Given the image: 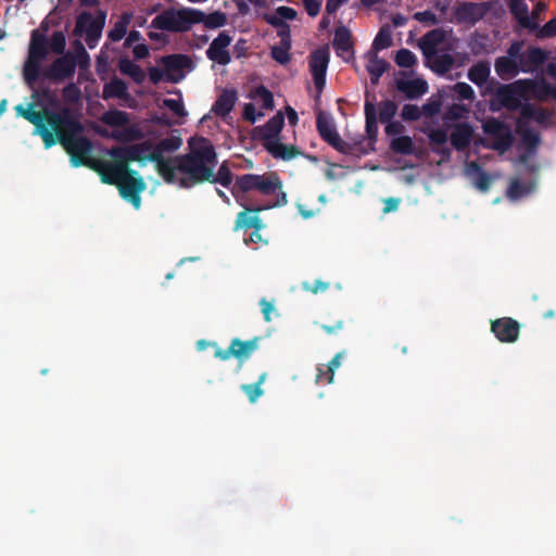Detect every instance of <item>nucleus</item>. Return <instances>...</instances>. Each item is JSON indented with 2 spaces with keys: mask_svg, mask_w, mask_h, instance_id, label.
Here are the masks:
<instances>
[{
  "mask_svg": "<svg viewBox=\"0 0 556 556\" xmlns=\"http://www.w3.org/2000/svg\"><path fill=\"white\" fill-rule=\"evenodd\" d=\"M190 166H187L188 176H181L180 188L190 189L194 186L211 182L219 184L231 190L233 186V174L227 162H223L214 173L217 164V153L212 142L201 137L193 147V156L187 160Z\"/></svg>",
  "mask_w": 556,
  "mask_h": 556,
  "instance_id": "nucleus-1",
  "label": "nucleus"
},
{
  "mask_svg": "<svg viewBox=\"0 0 556 556\" xmlns=\"http://www.w3.org/2000/svg\"><path fill=\"white\" fill-rule=\"evenodd\" d=\"M51 122L56 142L70 154L73 166L92 165L93 162L89 160L92 143L87 137L80 136L84 126L72 110L67 106L61 108Z\"/></svg>",
  "mask_w": 556,
  "mask_h": 556,
  "instance_id": "nucleus-2",
  "label": "nucleus"
},
{
  "mask_svg": "<svg viewBox=\"0 0 556 556\" xmlns=\"http://www.w3.org/2000/svg\"><path fill=\"white\" fill-rule=\"evenodd\" d=\"M190 151L186 154L164 157V151H161L157 143L152 147V151L148 152L147 161L155 164L157 174L163 178L166 184L177 185L180 187L181 176H188L187 166H190L189 157L193 156L192 140L189 141Z\"/></svg>",
  "mask_w": 556,
  "mask_h": 556,
  "instance_id": "nucleus-3",
  "label": "nucleus"
},
{
  "mask_svg": "<svg viewBox=\"0 0 556 556\" xmlns=\"http://www.w3.org/2000/svg\"><path fill=\"white\" fill-rule=\"evenodd\" d=\"M200 10L193 8H168L157 14L151 22V27L169 33H185L194 24H200Z\"/></svg>",
  "mask_w": 556,
  "mask_h": 556,
  "instance_id": "nucleus-4",
  "label": "nucleus"
},
{
  "mask_svg": "<svg viewBox=\"0 0 556 556\" xmlns=\"http://www.w3.org/2000/svg\"><path fill=\"white\" fill-rule=\"evenodd\" d=\"M278 189H282V182L279 176L269 172L263 175L244 174L237 176L231 188V194L237 201L243 199L245 193L257 191L263 195L275 194Z\"/></svg>",
  "mask_w": 556,
  "mask_h": 556,
  "instance_id": "nucleus-5",
  "label": "nucleus"
},
{
  "mask_svg": "<svg viewBox=\"0 0 556 556\" xmlns=\"http://www.w3.org/2000/svg\"><path fill=\"white\" fill-rule=\"evenodd\" d=\"M49 42L45 34L34 29L30 34L28 58L23 66L25 83L33 87L41 75V63L49 53Z\"/></svg>",
  "mask_w": 556,
  "mask_h": 556,
  "instance_id": "nucleus-6",
  "label": "nucleus"
},
{
  "mask_svg": "<svg viewBox=\"0 0 556 556\" xmlns=\"http://www.w3.org/2000/svg\"><path fill=\"white\" fill-rule=\"evenodd\" d=\"M34 108V103H29L27 108L18 104L15 106V111L17 115L22 116L35 126V134L41 137L45 148H51L56 143V138L52 128L50 129L47 126V123L51 127L53 115L58 114V112H52L47 109L35 111Z\"/></svg>",
  "mask_w": 556,
  "mask_h": 556,
  "instance_id": "nucleus-7",
  "label": "nucleus"
},
{
  "mask_svg": "<svg viewBox=\"0 0 556 556\" xmlns=\"http://www.w3.org/2000/svg\"><path fill=\"white\" fill-rule=\"evenodd\" d=\"M106 12L98 10L93 16L90 12L83 11L76 18L74 35L81 37L85 35V40L89 49H94L102 36L105 25Z\"/></svg>",
  "mask_w": 556,
  "mask_h": 556,
  "instance_id": "nucleus-8",
  "label": "nucleus"
},
{
  "mask_svg": "<svg viewBox=\"0 0 556 556\" xmlns=\"http://www.w3.org/2000/svg\"><path fill=\"white\" fill-rule=\"evenodd\" d=\"M527 98V89L523 86V79L515 80L511 84L500 85L491 101V110L500 111L507 109L516 111L521 105V100Z\"/></svg>",
  "mask_w": 556,
  "mask_h": 556,
  "instance_id": "nucleus-9",
  "label": "nucleus"
},
{
  "mask_svg": "<svg viewBox=\"0 0 556 556\" xmlns=\"http://www.w3.org/2000/svg\"><path fill=\"white\" fill-rule=\"evenodd\" d=\"M260 341V337H254L245 341L233 338L227 349H222L218 344H213L214 356L220 361H228L230 357H235L239 362V367H241L242 363L249 359L258 349Z\"/></svg>",
  "mask_w": 556,
  "mask_h": 556,
  "instance_id": "nucleus-10",
  "label": "nucleus"
},
{
  "mask_svg": "<svg viewBox=\"0 0 556 556\" xmlns=\"http://www.w3.org/2000/svg\"><path fill=\"white\" fill-rule=\"evenodd\" d=\"M77 65L83 67V62L77 60L73 52H66L56 58L51 65L42 72V76L49 80L63 81L74 76Z\"/></svg>",
  "mask_w": 556,
  "mask_h": 556,
  "instance_id": "nucleus-11",
  "label": "nucleus"
},
{
  "mask_svg": "<svg viewBox=\"0 0 556 556\" xmlns=\"http://www.w3.org/2000/svg\"><path fill=\"white\" fill-rule=\"evenodd\" d=\"M316 128L320 138L334 150L344 154L351 152L350 143L345 142L340 137L332 118L329 115L324 112H319L316 117Z\"/></svg>",
  "mask_w": 556,
  "mask_h": 556,
  "instance_id": "nucleus-12",
  "label": "nucleus"
},
{
  "mask_svg": "<svg viewBox=\"0 0 556 556\" xmlns=\"http://www.w3.org/2000/svg\"><path fill=\"white\" fill-rule=\"evenodd\" d=\"M146 188L147 184L144 179L131 168L117 186L119 195L129 202L136 210L141 206L140 193L143 192Z\"/></svg>",
  "mask_w": 556,
  "mask_h": 556,
  "instance_id": "nucleus-13",
  "label": "nucleus"
},
{
  "mask_svg": "<svg viewBox=\"0 0 556 556\" xmlns=\"http://www.w3.org/2000/svg\"><path fill=\"white\" fill-rule=\"evenodd\" d=\"M330 61L328 47H321L314 50L308 58L309 72L314 79V85L320 93L326 86V74Z\"/></svg>",
  "mask_w": 556,
  "mask_h": 556,
  "instance_id": "nucleus-14",
  "label": "nucleus"
},
{
  "mask_svg": "<svg viewBox=\"0 0 556 556\" xmlns=\"http://www.w3.org/2000/svg\"><path fill=\"white\" fill-rule=\"evenodd\" d=\"M482 128L486 135L494 138V142L491 146L493 150L505 152L511 147L514 142L511 131L500 119L492 117L483 123Z\"/></svg>",
  "mask_w": 556,
  "mask_h": 556,
  "instance_id": "nucleus-15",
  "label": "nucleus"
},
{
  "mask_svg": "<svg viewBox=\"0 0 556 556\" xmlns=\"http://www.w3.org/2000/svg\"><path fill=\"white\" fill-rule=\"evenodd\" d=\"M166 73V80L173 84L179 83L185 77V70L192 71V59L187 54H169L161 59Z\"/></svg>",
  "mask_w": 556,
  "mask_h": 556,
  "instance_id": "nucleus-16",
  "label": "nucleus"
},
{
  "mask_svg": "<svg viewBox=\"0 0 556 556\" xmlns=\"http://www.w3.org/2000/svg\"><path fill=\"white\" fill-rule=\"evenodd\" d=\"M490 8L489 2H462L454 11L455 21L458 24L475 25L484 18Z\"/></svg>",
  "mask_w": 556,
  "mask_h": 556,
  "instance_id": "nucleus-17",
  "label": "nucleus"
},
{
  "mask_svg": "<svg viewBox=\"0 0 556 556\" xmlns=\"http://www.w3.org/2000/svg\"><path fill=\"white\" fill-rule=\"evenodd\" d=\"M231 41L232 37L228 31H220L210 43L205 52L206 58L219 65H228L231 62V55L228 50Z\"/></svg>",
  "mask_w": 556,
  "mask_h": 556,
  "instance_id": "nucleus-18",
  "label": "nucleus"
},
{
  "mask_svg": "<svg viewBox=\"0 0 556 556\" xmlns=\"http://www.w3.org/2000/svg\"><path fill=\"white\" fill-rule=\"evenodd\" d=\"M283 125L285 116L281 112H278L266 124L253 129V139L261 141L264 148L267 142H277Z\"/></svg>",
  "mask_w": 556,
  "mask_h": 556,
  "instance_id": "nucleus-19",
  "label": "nucleus"
},
{
  "mask_svg": "<svg viewBox=\"0 0 556 556\" xmlns=\"http://www.w3.org/2000/svg\"><path fill=\"white\" fill-rule=\"evenodd\" d=\"M491 331L502 343H514L520 333V324L511 317H502L491 321Z\"/></svg>",
  "mask_w": 556,
  "mask_h": 556,
  "instance_id": "nucleus-20",
  "label": "nucleus"
},
{
  "mask_svg": "<svg viewBox=\"0 0 556 556\" xmlns=\"http://www.w3.org/2000/svg\"><path fill=\"white\" fill-rule=\"evenodd\" d=\"M94 169L103 184L118 186L125 175L129 173L130 167H125L119 163L94 162L90 165Z\"/></svg>",
  "mask_w": 556,
  "mask_h": 556,
  "instance_id": "nucleus-21",
  "label": "nucleus"
},
{
  "mask_svg": "<svg viewBox=\"0 0 556 556\" xmlns=\"http://www.w3.org/2000/svg\"><path fill=\"white\" fill-rule=\"evenodd\" d=\"M333 49L339 58L349 61L354 55V45L351 30L344 26H337L332 41Z\"/></svg>",
  "mask_w": 556,
  "mask_h": 556,
  "instance_id": "nucleus-22",
  "label": "nucleus"
},
{
  "mask_svg": "<svg viewBox=\"0 0 556 556\" xmlns=\"http://www.w3.org/2000/svg\"><path fill=\"white\" fill-rule=\"evenodd\" d=\"M548 53L540 47H529L521 55L519 62L520 71L533 73L547 60Z\"/></svg>",
  "mask_w": 556,
  "mask_h": 556,
  "instance_id": "nucleus-23",
  "label": "nucleus"
},
{
  "mask_svg": "<svg viewBox=\"0 0 556 556\" xmlns=\"http://www.w3.org/2000/svg\"><path fill=\"white\" fill-rule=\"evenodd\" d=\"M523 86L527 89V94L532 92V96L541 102H545L548 99L556 100V86L549 84L544 78L541 80L526 78L523 79Z\"/></svg>",
  "mask_w": 556,
  "mask_h": 556,
  "instance_id": "nucleus-24",
  "label": "nucleus"
},
{
  "mask_svg": "<svg viewBox=\"0 0 556 556\" xmlns=\"http://www.w3.org/2000/svg\"><path fill=\"white\" fill-rule=\"evenodd\" d=\"M508 9L521 28L528 29L529 31H534L538 28V22L531 18L528 4L525 0L508 3Z\"/></svg>",
  "mask_w": 556,
  "mask_h": 556,
  "instance_id": "nucleus-25",
  "label": "nucleus"
},
{
  "mask_svg": "<svg viewBox=\"0 0 556 556\" xmlns=\"http://www.w3.org/2000/svg\"><path fill=\"white\" fill-rule=\"evenodd\" d=\"M473 127L469 123L455 124L451 132V143L457 151H464L470 146Z\"/></svg>",
  "mask_w": 556,
  "mask_h": 556,
  "instance_id": "nucleus-26",
  "label": "nucleus"
},
{
  "mask_svg": "<svg viewBox=\"0 0 556 556\" xmlns=\"http://www.w3.org/2000/svg\"><path fill=\"white\" fill-rule=\"evenodd\" d=\"M446 38V31L442 28H434L424 35L419 41V47L427 59L435 54L438 46Z\"/></svg>",
  "mask_w": 556,
  "mask_h": 556,
  "instance_id": "nucleus-27",
  "label": "nucleus"
},
{
  "mask_svg": "<svg viewBox=\"0 0 556 556\" xmlns=\"http://www.w3.org/2000/svg\"><path fill=\"white\" fill-rule=\"evenodd\" d=\"M237 100V90L224 89L222 93L217 97L216 101L214 102L212 106V112L217 116L225 117L232 111Z\"/></svg>",
  "mask_w": 556,
  "mask_h": 556,
  "instance_id": "nucleus-28",
  "label": "nucleus"
},
{
  "mask_svg": "<svg viewBox=\"0 0 556 556\" xmlns=\"http://www.w3.org/2000/svg\"><path fill=\"white\" fill-rule=\"evenodd\" d=\"M396 88L399 91L405 93L407 99H416L428 90L426 80L417 78L412 80L397 79Z\"/></svg>",
  "mask_w": 556,
  "mask_h": 556,
  "instance_id": "nucleus-29",
  "label": "nucleus"
},
{
  "mask_svg": "<svg viewBox=\"0 0 556 556\" xmlns=\"http://www.w3.org/2000/svg\"><path fill=\"white\" fill-rule=\"evenodd\" d=\"M369 94L366 93V100L364 104L365 113V129L370 140H376L378 136V116L375 103L368 99Z\"/></svg>",
  "mask_w": 556,
  "mask_h": 556,
  "instance_id": "nucleus-30",
  "label": "nucleus"
},
{
  "mask_svg": "<svg viewBox=\"0 0 556 556\" xmlns=\"http://www.w3.org/2000/svg\"><path fill=\"white\" fill-rule=\"evenodd\" d=\"M265 150L275 159H280L283 161H290L295 156L302 154V152L292 144H283L280 141L277 142H267L265 144Z\"/></svg>",
  "mask_w": 556,
  "mask_h": 556,
  "instance_id": "nucleus-31",
  "label": "nucleus"
},
{
  "mask_svg": "<svg viewBox=\"0 0 556 556\" xmlns=\"http://www.w3.org/2000/svg\"><path fill=\"white\" fill-rule=\"evenodd\" d=\"M368 63L366 65V70L370 75V83L372 86L379 84L380 77L388 70L389 64L386 60L379 58L376 52L369 51L367 53Z\"/></svg>",
  "mask_w": 556,
  "mask_h": 556,
  "instance_id": "nucleus-32",
  "label": "nucleus"
},
{
  "mask_svg": "<svg viewBox=\"0 0 556 556\" xmlns=\"http://www.w3.org/2000/svg\"><path fill=\"white\" fill-rule=\"evenodd\" d=\"M494 68L502 79L515 77L519 72H521L519 62L506 56H498L495 60Z\"/></svg>",
  "mask_w": 556,
  "mask_h": 556,
  "instance_id": "nucleus-33",
  "label": "nucleus"
},
{
  "mask_svg": "<svg viewBox=\"0 0 556 556\" xmlns=\"http://www.w3.org/2000/svg\"><path fill=\"white\" fill-rule=\"evenodd\" d=\"M102 97L108 99H126L128 97L126 83L117 77H113L103 87Z\"/></svg>",
  "mask_w": 556,
  "mask_h": 556,
  "instance_id": "nucleus-34",
  "label": "nucleus"
},
{
  "mask_svg": "<svg viewBox=\"0 0 556 556\" xmlns=\"http://www.w3.org/2000/svg\"><path fill=\"white\" fill-rule=\"evenodd\" d=\"M428 138L430 144L432 146V151L438 154H442L444 156H450L451 151L445 147V143L448 140V136L446 130L442 128L431 129L428 132Z\"/></svg>",
  "mask_w": 556,
  "mask_h": 556,
  "instance_id": "nucleus-35",
  "label": "nucleus"
},
{
  "mask_svg": "<svg viewBox=\"0 0 556 556\" xmlns=\"http://www.w3.org/2000/svg\"><path fill=\"white\" fill-rule=\"evenodd\" d=\"M343 353H337L333 358L325 366L320 365L317 370L316 380L328 384L333 382L334 371L340 367Z\"/></svg>",
  "mask_w": 556,
  "mask_h": 556,
  "instance_id": "nucleus-36",
  "label": "nucleus"
},
{
  "mask_svg": "<svg viewBox=\"0 0 556 556\" xmlns=\"http://www.w3.org/2000/svg\"><path fill=\"white\" fill-rule=\"evenodd\" d=\"M118 70L123 75L129 76L136 84H142L146 79L144 71L126 56L119 59Z\"/></svg>",
  "mask_w": 556,
  "mask_h": 556,
  "instance_id": "nucleus-37",
  "label": "nucleus"
},
{
  "mask_svg": "<svg viewBox=\"0 0 556 556\" xmlns=\"http://www.w3.org/2000/svg\"><path fill=\"white\" fill-rule=\"evenodd\" d=\"M253 206H244V211L240 212L237 215L236 219V229L244 228V229H256L260 230L263 225L261 218L257 216L258 212H251L248 208H252Z\"/></svg>",
  "mask_w": 556,
  "mask_h": 556,
  "instance_id": "nucleus-38",
  "label": "nucleus"
},
{
  "mask_svg": "<svg viewBox=\"0 0 556 556\" xmlns=\"http://www.w3.org/2000/svg\"><path fill=\"white\" fill-rule=\"evenodd\" d=\"M427 60L430 62V68L439 75L446 74L454 65V58L448 53L439 54L438 51H435V54Z\"/></svg>",
  "mask_w": 556,
  "mask_h": 556,
  "instance_id": "nucleus-39",
  "label": "nucleus"
},
{
  "mask_svg": "<svg viewBox=\"0 0 556 556\" xmlns=\"http://www.w3.org/2000/svg\"><path fill=\"white\" fill-rule=\"evenodd\" d=\"M491 70L488 62L480 61L473 64L468 71V78L470 81L481 87L484 85L490 76Z\"/></svg>",
  "mask_w": 556,
  "mask_h": 556,
  "instance_id": "nucleus-40",
  "label": "nucleus"
},
{
  "mask_svg": "<svg viewBox=\"0 0 556 556\" xmlns=\"http://www.w3.org/2000/svg\"><path fill=\"white\" fill-rule=\"evenodd\" d=\"M131 18H132L131 13H129V12L122 13L118 21L115 22L114 26L109 31L108 38L113 42H117V41L122 40L127 33V27L130 24Z\"/></svg>",
  "mask_w": 556,
  "mask_h": 556,
  "instance_id": "nucleus-41",
  "label": "nucleus"
},
{
  "mask_svg": "<svg viewBox=\"0 0 556 556\" xmlns=\"http://www.w3.org/2000/svg\"><path fill=\"white\" fill-rule=\"evenodd\" d=\"M263 18L267 24L278 29L277 35L280 37V42H291L290 26L286 21L273 14H264Z\"/></svg>",
  "mask_w": 556,
  "mask_h": 556,
  "instance_id": "nucleus-42",
  "label": "nucleus"
},
{
  "mask_svg": "<svg viewBox=\"0 0 556 556\" xmlns=\"http://www.w3.org/2000/svg\"><path fill=\"white\" fill-rule=\"evenodd\" d=\"M102 122L111 127H124L129 123L128 113L119 110H109L102 116Z\"/></svg>",
  "mask_w": 556,
  "mask_h": 556,
  "instance_id": "nucleus-43",
  "label": "nucleus"
},
{
  "mask_svg": "<svg viewBox=\"0 0 556 556\" xmlns=\"http://www.w3.org/2000/svg\"><path fill=\"white\" fill-rule=\"evenodd\" d=\"M200 15H201L200 23H203L204 26L208 29L223 27L227 23L226 14L220 11H215L213 13L205 14L203 11L200 10Z\"/></svg>",
  "mask_w": 556,
  "mask_h": 556,
  "instance_id": "nucleus-44",
  "label": "nucleus"
},
{
  "mask_svg": "<svg viewBox=\"0 0 556 556\" xmlns=\"http://www.w3.org/2000/svg\"><path fill=\"white\" fill-rule=\"evenodd\" d=\"M390 148L394 153L403 155L414 154V142L409 136H400L393 138L390 143Z\"/></svg>",
  "mask_w": 556,
  "mask_h": 556,
  "instance_id": "nucleus-45",
  "label": "nucleus"
},
{
  "mask_svg": "<svg viewBox=\"0 0 556 556\" xmlns=\"http://www.w3.org/2000/svg\"><path fill=\"white\" fill-rule=\"evenodd\" d=\"M469 172H475L477 174V178L475 180V186L480 191H488L491 186L490 176L481 168V166L477 162H470L467 166Z\"/></svg>",
  "mask_w": 556,
  "mask_h": 556,
  "instance_id": "nucleus-46",
  "label": "nucleus"
},
{
  "mask_svg": "<svg viewBox=\"0 0 556 556\" xmlns=\"http://www.w3.org/2000/svg\"><path fill=\"white\" fill-rule=\"evenodd\" d=\"M267 374L263 372L260 375L257 382L241 386V390L245 393L251 403L256 402V400L263 395L264 391L261 386L265 382Z\"/></svg>",
  "mask_w": 556,
  "mask_h": 556,
  "instance_id": "nucleus-47",
  "label": "nucleus"
},
{
  "mask_svg": "<svg viewBox=\"0 0 556 556\" xmlns=\"http://www.w3.org/2000/svg\"><path fill=\"white\" fill-rule=\"evenodd\" d=\"M152 149V144L148 141L127 147L128 160L130 162H142L147 161L148 152Z\"/></svg>",
  "mask_w": 556,
  "mask_h": 556,
  "instance_id": "nucleus-48",
  "label": "nucleus"
},
{
  "mask_svg": "<svg viewBox=\"0 0 556 556\" xmlns=\"http://www.w3.org/2000/svg\"><path fill=\"white\" fill-rule=\"evenodd\" d=\"M290 49L291 42H280L279 46L271 47L270 55L277 63L286 65L291 60Z\"/></svg>",
  "mask_w": 556,
  "mask_h": 556,
  "instance_id": "nucleus-49",
  "label": "nucleus"
},
{
  "mask_svg": "<svg viewBox=\"0 0 556 556\" xmlns=\"http://www.w3.org/2000/svg\"><path fill=\"white\" fill-rule=\"evenodd\" d=\"M397 113V104L392 100H384L379 105V121L390 122Z\"/></svg>",
  "mask_w": 556,
  "mask_h": 556,
  "instance_id": "nucleus-50",
  "label": "nucleus"
},
{
  "mask_svg": "<svg viewBox=\"0 0 556 556\" xmlns=\"http://www.w3.org/2000/svg\"><path fill=\"white\" fill-rule=\"evenodd\" d=\"M50 50L55 54H65L66 37L61 30L54 31L48 40Z\"/></svg>",
  "mask_w": 556,
  "mask_h": 556,
  "instance_id": "nucleus-51",
  "label": "nucleus"
},
{
  "mask_svg": "<svg viewBox=\"0 0 556 556\" xmlns=\"http://www.w3.org/2000/svg\"><path fill=\"white\" fill-rule=\"evenodd\" d=\"M62 98L67 104L78 103L81 99V90L75 83H70L62 89Z\"/></svg>",
  "mask_w": 556,
  "mask_h": 556,
  "instance_id": "nucleus-52",
  "label": "nucleus"
},
{
  "mask_svg": "<svg viewBox=\"0 0 556 556\" xmlns=\"http://www.w3.org/2000/svg\"><path fill=\"white\" fill-rule=\"evenodd\" d=\"M522 143L530 153H535L536 148L540 144V135L533 129H526L521 135Z\"/></svg>",
  "mask_w": 556,
  "mask_h": 556,
  "instance_id": "nucleus-53",
  "label": "nucleus"
},
{
  "mask_svg": "<svg viewBox=\"0 0 556 556\" xmlns=\"http://www.w3.org/2000/svg\"><path fill=\"white\" fill-rule=\"evenodd\" d=\"M529 192L530 188H528L519 179L515 178L509 184V187L507 189V197L511 200H518L528 194Z\"/></svg>",
  "mask_w": 556,
  "mask_h": 556,
  "instance_id": "nucleus-54",
  "label": "nucleus"
},
{
  "mask_svg": "<svg viewBox=\"0 0 556 556\" xmlns=\"http://www.w3.org/2000/svg\"><path fill=\"white\" fill-rule=\"evenodd\" d=\"M417 62L416 55L408 49L402 48L396 52L395 63L400 67L409 68Z\"/></svg>",
  "mask_w": 556,
  "mask_h": 556,
  "instance_id": "nucleus-55",
  "label": "nucleus"
},
{
  "mask_svg": "<svg viewBox=\"0 0 556 556\" xmlns=\"http://www.w3.org/2000/svg\"><path fill=\"white\" fill-rule=\"evenodd\" d=\"M253 97L262 101V105L265 110H273L274 96L265 86L261 85L256 87Z\"/></svg>",
  "mask_w": 556,
  "mask_h": 556,
  "instance_id": "nucleus-56",
  "label": "nucleus"
},
{
  "mask_svg": "<svg viewBox=\"0 0 556 556\" xmlns=\"http://www.w3.org/2000/svg\"><path fill=\"white\" fill-rule=\"evenodd\" d=\"M391 45L392 37L390 31L386 28H381L374 39L372 49L379 51L389 48Z\"/></svg>",
  "mask_w": 556,
  "mask_h": 556,
  "instance_id": "nucleus-57",
  "label": "nucleus"
},
{
  "mask_svg": "<svg viewBox=\"0 0 556 556\" xmlns=\"http://www.w3.org/2000/svg\"><path fill=\"white\" fill-rule=\"evenodd\" d=\"M182 144V139L179 136H169L164 139H161L157 142V146L161 151H164L165 153L168 152H175L177 151Z\"/></svg>",
  "mask_w": 556,
  "mask_h": 556,
  "instance_id": "nucleus-58",
  "label": "nucleus"
},
{
  "mask_svg": "<svg viewBox=\"0 0 556 556\" xmlns=\"http://www.w3.org/2000/svg\"><path fill=\"white\" fill-rule=\"evenodd\" d=\"M534 31L539 39L556 37V17L549 20L542 27H540V24L538 23V28Z\"/></svg>",
  "mask_w": 556,
  "mask_h": 556,
  "instance_id": "nucleus-59",
  "label": "nucleus"
},
{
  "mask_svg": "<svg viewBox=\"0 0 556 556\" xmlns=\"http://www.w3.org/2000/svg\"><path fill=\"white\" fill-rule=\"evenodd\" d=\"M469 110L464 104L454 103L447 108L444 113V118L450 121H457L465 117Z\"/></svg>",
  "mask_w": 556,
  "mask_h": 556,
  "instance_id": "nucleus-60",
  "label": "nucleus"
},
{
  "mask_svg": "<svg viewBox=\"0 0 556 556\" xmlns=\"http://www.w3.org/2000/svg\"><path fill=\"white\" fill-rule=\"evenodd\" d=\"M163 105L179 117H185L187 115L181 97H179V99L166 98L163 100Z\"/></svg>",
  "mask_w": 556,
  "mask_h": 556,
  "instance_id": "nucleus-61",
  "label": "nucleus"
},
{
  "mask_svg": "<svg viewBox=\"0 0 556 556\" xmlns=\"http://www.w3.org/2000/svg\"><path fill=\"white\" fill-rule=\"evenodd\" d=\"M109 153L112 156L111 163H119V164L124 165L125 167H129L130 160H128L127 147L112 148Z\"/></svg>",
  "mask_w": 556,
  "mask_h": 556,
  "instance_id": "nucleus-62",
  "label": "nucleus"
},
{
  "mask_svg": "<svg viewBox=\"0 0 556 556\" xmlns=\"http://www.w3.org/2000/svg\"><path fill=\"white\" fill-rule=\"evenodd\" d=\"M453 91L460 100L472 101L475 99L473 88L467 83H457L453 86Z\"/></svg>",
  "mask_w": 556,
  "mask_h": 556,
  "instance_id": "nucleus-63",
  "label": "nucleus"
},
{
  "mask_svg": "<svg viewBox=\"0 0 556 556\" xmlns=\"http://www.w3.org/2000/svg\"><path fill=\"white\" fill-rule=\"evenodd\" d=\"M421 115V109L416 104H405L402 108L401 116L404 121H418Z\"/></svg>",
  "mask_w": 556,
  "mask_h": 556,
  "instance_id": "nucleus-64",
  "label": "nucleus"
}]
</instances>
